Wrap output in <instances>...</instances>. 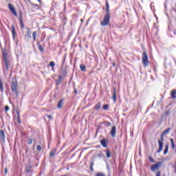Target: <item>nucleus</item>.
<instances>
[{"label":"nucleus","instance_id":"58836bf2","mask_svg":"<svg viewBox=\"0 0 176 176\" xmlns=\"http://www.w3.org/2000/svg\"><path fill=\"white\" fill-rule=\"evenodd\" d=\"M170 141L171 144H174V139L173 138H170Z\"/></svg>","mask_w":176,"mask_h":176},{"label":"nucleus","instance_id":"c85d7f7f","mask_svg":"<svg viewBox=\"0 0 176 176\" xmlns=\"http://www.w3.org/2000/svg\"><path fill=\"white\" fill-rule=\"evenodd\" d=\"M94 162H91V164H90V170H91V171H93V170H94Z\"/></svg>","mask_w":176,"mask_h":176},{"label":"nucleus","instance_id":"ea45409f","mask_svg":"<svg viewBox=\"0 0 176 176\" xmlns=\"http://www.w3.org/2000/svg\"><path fill=\"white\" fill-rule=\"evenodd\" d=\"M21 28H24V23L23 22L21 23Z\"/></svg>","mask_w":176,"mask_h":176},{"label":"nucleus","instance_id":"f3484780","mask_svg":"<svg viewBox=\"0 0 176 176\" xmlns=\"http://www.w3.org/2000/svg\"><path fill=\"white\" fill-rule=\"evenodd\" d=\"M37 47L40 52H43V48L42 47L40 42H37Z\"/></svg>","mask_w":176,"mask_h":176},{"label":"nucleus","instance_id":"f8f14e48","mask_svg":"<svg viewBox=\"0 0 176 176\" xmlns=\"http://www.w3.org/2000/svg\"><path fill=\"white\" fill-rule=\"evenodd\" d=\"M100 108H101V103L100 102H98L97 103L95 107H94V109L95 111H100Z\"/></svg>","mask_w":176,"mask_h":176},{"label":"nucleus","instance_id":"4be33fe9","mask_svg":"<svg viewBox=\"0 0 176 176\" xmlns=\"http://www.w3.org/2000/svg\"><path fill=\"white\" fill-rule=\"evenodd\" d=\"M0 90L1 93H3V83H2V81L0 80Z\"/></svg>","mask_w":176,"mask_h":176},{"label":"nucleus","instance_id":"72a5a7b5","mask_svg":"<svg viewBox=\"0 0 176 176\" xmlns=\"http://www.w3.org/2000/svg\"><path fill=\"white\" fill-rule=\"evenodd\" d=\"M19 21H20V23H23V16H21V15H20Z\"/></svg>","mask_w":176,"mask_h":176},{"label":"nucleus","instance_id":"f257e3e1","mask_svg":"<svg viewBox=\"0 0 176 176\" xmlns=\"http://www.w3.org/2000/svg\"><path fill=\"white\" fill-rule=\"evenodd\" d=\"M171 130L170 128H168L166 130L162 132L161 134V138L160 140H158V145H159V148L157 150V153H160L162 151H163V143L164 142V135L165 134H168V131Z\"/></svg>","mask_w":176,"mask_h":176},{"label":"nucleus","instance_id":"423d86ee","mask_svg":"<svg viewBox=\"0 0 176 176\" xmlns=\"http://www.w3.org/2000/svg\"><path fill=\"white\" fill-rule=\"evenodd\" d=\"M163 163L162 162H160L155 164H153L151 167V171H155V170H157V168H160V167H162V164Z\"/></svg>","mask_w":176,"mask_h":176},{"label":"nucleus","instance_id":"7c9ffc66","mask_svg":"<svg viewBox=\"0 0 176 176\" xmlns=\"http://www.w3.org/2000/svg\"><path fill=\"white\" fill-rule=\"evenodd\" d=\"M28 145H31V144H32V139L28 140Z\"/></svg>","mask_w":176,"mask_h":176},{"label":"nucleus","instance_id":"cd10ccee","mask_svg":"<svg viewBox=\"0 0 176 176\" xmlns=\"http://www.w3.org/2000/svg\"><path fill=\"white\" fill-rule=\"evenodd\" d=\"M148 160H150L151 163H156V161H155V160H153L151 156L148 157Z\"/></svg>","mask_w":176,"mask_h":176},{"label":"nucleus","instance_id":"aec40b11","mask_svg":"<svg viewBox=\"0 0 176 176\" xmlns=\"http://www.w3.org/2000/svg\"><path fill=\"white\" fill-rule=\"evenodd\" d=\"M106 155L107 159H109V157H111V151L106 150Z\"/></svg>","mask_w":176,"mask_h":176},{"label":"nucleus","instance_id":"79ce46f5","mask_svg":"<svg viewBox=\"0 0 176 176\" xmlns=\"http://www.w3.org/2000/svg\"><path fill=\"white\" fill-rule=\"evenodd\" d=\"M74 94L76 95L78 94V90H76V89H74Z\"/></svg>","mask_w":176,"mask_h":176},{"label":"nucleus","instance_id":"4468645a","mask_svg":"<svg viewBox=\"0 0 176 176\" xmlns=\"http://www.w3.org/2000/svg\"><path fill=\"white\" fill-rule=\"evenodd\" d=\"M61 80H63V76H59L58 80H56V86H60L61 84Z\"/></svg>","mask_w":176,"mask_h":176},{"label":"nucleus","instance_id":"412c9836","mask_svg":"<svg viewBox=\"0 0 176 176\" xmlns=\"http://www.w3.org/2000/svg\"><path fill=\"white\" fill-rule=\"evenodd\" d=\"M80 69L81 71L85 72V71H86V66L85 65L82 64L80 65Z\"/></svg>","mask_w":176,"mask_h":176},{"label":"nucleus","instance_id":"2eb2a0df","mask_svg":"<svg viewBox=\"0 0 176 176\" xmlns=\"http://www.w3.org/2000/svg\"><path fill=\"white\" fill-rule=\"evenodd\" d=\"M101 145L103 146V148H107V140L105 139H103L100 141Z\"/></svg>","mask_w":176,"mask_h":176},{"label":"nucleus","instance_id":"a878e982","mask_svg":"<svg viewBox=\"0 0 176 176\" xmlns=\"http://www.w3.org/2000/svg\"><path fill=\"white\" fill-rule=\"evenodd\" d=\"M50 65L52 67V68H54V67H56V63L52 61L50 63Z\"/></svg>","mask_w":176,"mask_h":176},{"label":"nucleus","instance_id":"a18cd8bd","mask_svg":"<svg viewBox=\"0 0 176 176\" xmlns=\"http://www.w3.org/2000/svg\"><path fill=\"white\" fill-rule=\"evenodd\" d=\"M47 118H48V119H52V116H47Z\"/></svg>","mask_w":176,"mask_h":176},{"label":"nucleus","instance_id":"de8ad7c7","mask_svg":"<svg viewBox=\"0 0 176 176\" xmlns=\"http://www.w3.org/2000/svg\"><path fill=\"white\" fill-rule=\"evenodd\" d=\"M38 1L39 2V3H41V0H38Z\"/></svg>","mask_w":176,"mask_h":176},{"label":"nucleus","instance_id":"393cba45","mask_svg":"<svg viewBox=\"0 0 176 176\" xmlns=\"http://www.w3.org/2000/svg\"><path fill=\"white\" fill-rule=\"evenodd\" d=\"M168 152V145H166V148H165V150H164V155H166V153Z\"/></svg>","mask_w":176,"mask_h":176},{"label":"nucleus","instance_id":"37998d69","mask_svg":"<svg viewBox=\"0 0 176 176\" xmlns=\"http://www.w3.org/2000/svg\"><path fill=\"white\" fill-rule=\"evenodd\" d=\"M5 173H6V174H8V168H6Z\"/></svg>","mask_w":176,"mask_h":176},{"label":"nucleus","instance_id":"20e7f679","mask_svg":"<svg viewBox=\"0 0 176 176\" xmlns=\"http://www.w3.org/2000/svg\"><path fill=\"white\" fill-rule=\"evenodd\" d=\"M11 90L15 94H19V91H17V80L14 79L11 82Z\"/></svg>","mask_w":176,"mask_h":176},{"label":"nucleus","instance_id":"6ab92c4d","mask_svg":"<svg viewBox=\"0 0 176 176\" xmlns=\"http://www.w3.org/2000/svg\"><path fill=\"white\" fill-rule=\"evenodd\" d=\"M32 35H33V41H36V36H37V35H38V32L34 31V32H33Z\"/></svg>","mask_w":176,"mask_h":176},{"label":"nucleus","instance_id":"7ed1b4c3","mask_svg":"<svg viewBox=\"0 0 176 176\" xmlns=\"http://www.w3.org/2000/svg\"><path fill=\"white\" fill-rule=\"evenodd\" d=\"M142 60L144 67H148V65L149 64V60H148V54H146V52L142 53Z\"/></svg>","mask_w":176,"mask_h":176},{"label":"nucleus","instance_id":"c9c22d12","mask_svg":"<svg viewBox=\"0 0 176 176\" xmlns=\"http://www.w3.org/2000/svg\"><path fill=\"white\" fill-rule=\"evenodd\" d=\"M17 116H18V122L20 123V114L17 113Z\"/></svg>","mask_w":176,"mask_h":176},{"label":"nucleus","instance_id":"9d476101","mask_svg":"<svg viewBox=\"0 0 176 176\" xmlns=\"http://www.w3.org/2000/svg\"><path fill=\"white\" fill-rule=\"evenodd\" d=\"M0 140L5 141V133L2 130L0 131Z\"/></svg>","mask_w":176,"mask_h":176},{"label":"nucleus","instance_id":"c756f323","mask_svg":"<svg viewBox=\"0 0 176 176\" xmlns=\"http://www.w3.org/2000/svg\"><path fill=\"white\" fill-rule=\"evenodd\" d=\"M37 151L38 152H41L42 151V147L41 146V145L37 146Z\"/></svg>","mask_w":176,"mask_h":176},{"label":"nucleus","instance_id":"4c0bfd02","mask_svg":"<svg viewBox=\"0 0 176 176\" xmlns=\"http://www.w3.org/2000/svg\"><path fill=\"white\" fill-rule=\"evenodd\" d=\"M105 124H107V126H111V122L106 121Z\"/></svg>","mask_w":176,"mask_h":176},{"label":"nucleus","instance_id":"f704fd0d","mask_svg":"<svg viewBox=\"0 0 176 176\" xmlns=\"http://www.w3.org/2000/svg\"><path fill=\"white\" fill-rule=\"evenodd\" d=\"M5 111H6V112H8L9 111V106L5 107Z\"/></svg>","mask_w":176,"mask_h":176},{"label":"nucleus","instance_id":"bb28decb","mask_svg":"<svg viewBox=\"0 0 176 176\" xmlns=\"http://www.w3.org/2000/svg\"><path fill=\"white\" fill-rule=\"evenodd\" d=\"M96 176H107V175H105V174L104 173L100 172V173H96Z\"/></svg>","mask_w":176,"mask_h":176},{"label":"nucleus","instance_id":"9b49d317","mask_svg":"<svg viewBox=\"0 0 176 176\" xmlns=\"http://www.w3.org/2000/svg\"><path fill=\"white\" fill-rule=\"evenodd\" d=\"M64 102V100L63 99H61L58 103V105H57V108H58V109H61V108H63V104Z\"/></svg>","mask_w":176,"mask_h":176},{"label":"nucleus","instance_id":"dca6fc26","mask_svg":"<svg viewBox=\"0 0 176 176\" xmlns=\"http://www.w3.org/2000/svg\"><path fill=\"white\" fill-rule=\"evenodd\" d=\"M27 30H28V31H27L26 34H27L29 39H31V38H32L31 36V30H30V28H28Z\"/></svg>","mask_w":176,"mask_h":176},{"label":"nucleus","instance_id":"49530a36","mask_svg":"<svg viewBox=\"0 0 176 176\" xmlns=\"http://www.w3.org/2000/svg\"><path fill=\"white\" fill-rule=\"evenodd\" d=\"M113 67H115V63H113Z\"/></svg>","mask_w":176,"mask_h":176},{"label":"nucleus","instance_id":"a211bd4d","mask_svg":"<svg viewBox=\"0 0 176 176\" xmlns=\"http://www.w3.org/2000/svg\"><path fill=\"white\" fill-rule=\"evenodd\" d=\"M56 149L51 150L50 153V157H53L54 155H56Z\"/></svg>","mask_w":176,"mask_h":176},{"label":"nucleus","instance_id":"ddd939ff","mask_svg":"<svg viewBox=\"0 0 176 176\" xmlns=\"http://www.w3.org/2000/svg\"><path fill=\"white\" fill-rule=\"evenodd\" d=\"M12 37L14 38L16 35H17V34L16 33V29H14V26L12 25Z\"/></svg>","mask_w":176,"mask_h":176},{"label":"nucleus","instance_id":"1a4fd4ad","mask_svg":"<svg viewBox=\"0 0 176 176\" xmlns=\"http://www.w3.org/2000/svg\"><path fill=\"white\" fill-rule=\"evenodd\" d=\"M112 99L113 100V102H116V89H113V91L112 92Z\"/></svg>","mask_w":176,"mask_h":176},{"label":"nucleus","instance_id":"6e6552de","mask_svg":"<svg viewBox=\"0 0 176 176\" xmlns=\"http://www.w3.org/2000/svg\"><path fill=\"white\" fill-rule=\"evenodd\" d=\"M110 134H111V137H113V138L116 136V126H112L111 131H110Z\"/></svg>","mask_w":176,"mask_h":176},{"label":"nucleus","instance_id":"0eeeda50","mask_svg":"<svg viewBox=\"0 0 176 176\" xmlns=\"http://www.w3.org/2000/svg\"><path fill=\"white\" fill-rule=\"evenodd\" d=\"M8 9L14 14V16H17V12L13 6L10 3L8 4Z\"/></svg>","mask_w":176,"mask_h":176},{"label":"nucleus","instance_id":"a19ab883","mask_svg":"<svg viewBox=\"0 0 176 176\" xmlns=\"http://www.w3.org/2000/svg\"><path fill=\"white\" fill-rule=\"evenodd\" d=\"M171 145H172V149H174L175 148V144L173 143Z\"/></svg>","mask_w":176,"mask_h":176},{"label":"nucleus","instance_id":"b1692460","mask_svg":"<svg viewBox=\"0 0 176 176\" xmlns=\"http://www.w3.org/2000/svg\"><path fill=\"white\" fill-rule=\"evenodd\" d=\"M109 108V105H108V104L103 105V109L104 111H108Z\"/></svg>","mask_w":176,"mask_h":176},{"label":"nucleus","instance_id":"e433bc0d","mask_svg":"<svg viewBox=\"0 0 176 176\" xmlns=\"http://www.w3.org/2000/svg\"><path fill=\"white\" fill-rule=\"evenodd\" d=\"M107 14H111L109 13V8H106Z\"/></svg>","mask_w":176,"mask_h":176},{"label":"nucleus","instance_id":"c03bdc74","mask_svg":"<svg viewBox=\"0 0 176 176\" xmlns=\"http://www.w3.org/2000/svg\"><path fill=\"white\" fill-rule=\"evenodd\" d=\"M156 176H160V172H157Z\"/></svg>","mask_w":176,"mask_h":176},{"label":"nucleus","instance_id":"39448f33","mask_svg":"<svg viewBox=\"0 0 176 176\" xmlns=\"http://www.w3.org/2000/svg\"><path fill=\"white\" fill-rule=\"evenodd\" d=\"M3 57L4 59V64H5V67L6 70L8 71L9 69V60H8V54H6V53H3Z\"/></svg>","mask_w":176,"mask_h":176},{"label":"nucleus","instance_id":"473e14b6","mask_svg":"<svg viewBox=\"0 0 176 176\" xmlns=\"http://www.w3.org/2000/svg\"><path fill=\"white\" fill-rule=\"evenodd\" d=\"M19 21H20V23H23V16H21V15H20Z\"/></svg>","mask_w":176,"mask_h":176},{"label":"nucleus","instance_id":"2f4dec72","mask_svg":"<svg viewBox=\"0 0 176 176\" xmlns=\"http://www.w3.org/2000/svg\"><path fill=\"white\" fill-rule=\"evenodd\" d=\"M106 9H109V3H108V1L106 2Z\"/></svg>","mask_w":176,"mask_h":176},{"label":"nucleus","instance_id":"f03ea898","mask_svg":"<svg viewBox=\"0 0 176 176\" xmlns=\"http://www.w3.org/2000/svg\"><path fill=\"white\" fill-rule=\"evenodd\" d=\"M109 21H111V14H106L103 18V21L100 22V25L102 27H106L109 24Z\"/></svg>","mask_w":176,"mask_h":176},{"label":"nucleus","instance_id":"5701e85b","mask_svg":"<svg viewBox=\"0 0 176 176\" xmlns=\"http://www.w3.org/2000/svg\"><path fill=\"white\" fill-rule=\"evenodd\" d=\"M175 94H176V91L175 89H173L171 92V97H173V98H176Z\"/></svg>","mask_w":176,"mask_h":176}]
</instances>
